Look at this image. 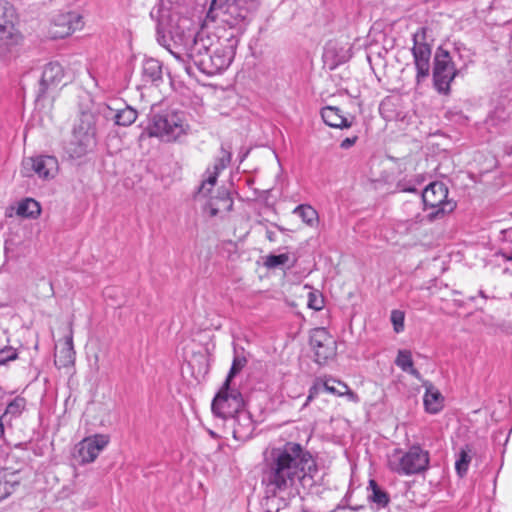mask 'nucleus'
Returning a JSON list of instances; mask_svg holds the SVG:
<instances>
[{
    "instance_id": "obj_1",
    "label": "nucleus",
    "mask_w": 512,
    "mask_h": 512,
    "mask_svg": "<svg viewBox=\"0 0 512 512\" xmlns=\"http://www.w3.org/2000/svg\"><path fill=\"white\" fill-rule=\"evenodd\" d=\"M319 472L315 455L301 443L288 441L272 448L265 459L262 484L267 495H294L312 487Z\"/></svg>"
},
{
    "instance_id": "obj_2",
    "label": "nucleus",
    "mask_w": 512,
    "mask_h": 512,
    "mask_svg": "<svg viewBox=\"0 0 512 512\" xmlns=\"http://www.w3.org/2000/svg\"><path fill=\"white\" fill-rule=\"evenodd\" d=\"M239 38L231 34L226 38L199 32L187 48L186 56L200 72L215 75L227 69L234 59Z\"/></svg>"
},
{
    "instance_id": "obj_3",
    "label": "nucleus",
    "mask_w": 512,
    "mask_h": 512,
    "mask_svg": "<svg viewBox=\"0 0 512 512\" xmlns=\"http://www.w3.org/2000/svg\"><path fill=\"white\" fill-rule=\"evenodd\" d=\"M259 5L260 0H212L205 22L220 21L242 33Z\"/></svg>"
},
{
    "instance_id": "obj_4",
    "label": "nucleus",
    "mask_w": 512,
    "mask_h": 512,
    "mask_svg": "<svg viewBox=\"0 0 512 512\" xmlns=\"http://www.w3.org/2000/svg\"><path fill=\"white\" fill-rule=\"evenodd\" d=\"M148 135L165 142H176L190 133L186 114L178 110L152 113L147 126Z\"/></svg>"
},
{
    "instance_id": "obj_5",
    "label": "nucleus",
    "mask_w": 512,
    "mask_h": 512,
    "mask_svg": "<svg viewBox=\"0 0 512 512\" xmlns=\"http://www.w3.org/2000/svg\"><path fill=\"white\" fill-rule=\"evenodd\" d=\"M243 404L242 394L237 389L231 388L230 384L226 386L224 382L211 405L212 411L216 416L223 419L231 418L238 423V427H234L233 430L235 438L242 437L241 420L246 422L249 431H251L252 427L250 417L243 411Z\"/></svg>"
},
{
    "instance_id": "obj_6",
    "label": "nucleus",
    "mask_w": 512,
    "mask_h": 512,
    "mask_svg": "<svg viewBox=\"0 0 512 512\" xmlns=\"http://www.w3.org/2000/svg\"><path fill=\"white\" fill-rule=\"evenodd\" d=\"M96 144V118L91 112H82L76 121L66 152L73 159L86 155Z\"/></svg>"
},
{
    "instance_id": "obj_7",
    "label": "nucleus",
    "mask_w": 512,
    "mask_h": 512,
    "mask_svg": "<svg viewBox=\"0 0 512 512\" xmlns=\"http://www.w3.org/2000/svg\"><path fill=\"white\" fill-rule=\"evenodd\" d=\"M429 452L419 445H413L407 452L395 449L389 456L388 466L399 475H413L426 471L429 467Z\"/></svg>"
},
{
    "instance_id": "obj_8",
    "label": "nucleus",
    "mask_w": 512,
    "mask_h": 512,
    "mask_svg": "<svg viewBox=\"0 0 512 512\" xmlns=\"http://www.w3.org/2000/svg\"><path fill=\"white\" fill-rule=\"evenodd\" d=\"M448 187L439 181L430 183L421 193L422 202L425 210H431L427 214L429 221L443 217L451 213L456 203L448 199Z\"/></svg>"
},
{
    "instance_id": "obj_9",
    "label": "nucleus",
    "mask_w": 512,
    "mask_h": 512,
    "mask_svg": "<svg viewBox=\"0 0 512 512\" xmlns=\"http://www.w3.org/2000/svg\"><path fill=\"white\" fill-rule=\"evenodd\" d=\"M458 70L455 68L450 53L438 47L434 55L433 66V84L440 93L447 95L450 93V84L457 76Z\"/></svg>"
},
{
    "instance_id": "obj_10",
    "label": "nucleus",
    "mask_w": 512,
    "mask_h": 512,
    "mask_svg": "<svg viewBox=\"0 0 512 512\" xmlns=\"http://www.w3.org/2000/svg\"><path fill=\"white\" fill-rule=\"evenodd\" d=\"M427 31L426 27H420L412 35L413 47L411 48V53L416 68L417 84L424 81L430 74L432 47L427 42Z\"/></svg>"
},
{
    "instance_id": "obj_11",
    "label": "nucleus",
    "mask_w": 512,
    "mask_h": 512,
    "mask_svg": "<svg viewBox=\"0 0 512 512\" xmlns=\"http://www.w3.org/2000/svg\"><path fill=\"white\" fill-rule=\"evenodd\" d=\"M17 15L14 7L0 0V53L8 52L20 41L21 35L15 28Z\"/></svg>"
},
{
    "instance_id": "obj_12",
    "label": "nucleus",
    "mask_w": 512,
    "mask_h": 512,
    "mask_svg": "<svg viewBox=\"0 0 512 512\" xmlns=\"http://www.w3.org/2000/svg\"><path fill=\"white\" fill-rule=\"evenodd\" d=\"M58 172V160L54 156L39 155L23 159L20 173L23 177L36 175L42 180L53 179Z\"/></svg>"
},
{
    "instance_id": "obj_13",
    "label": "nucleus",
    "mask_w": 512,
    "mask_h": 512,
    "mask_svg": "<svg viewBox=\"0 0 512 512\" xmlns=\"http://www.w3.org/2000/svg\"><path fill=\"white\" fill-rule=\"evenodd\" d=\"M310 346L314 352V360L319 365L326 364L336 355V341L325 328L321 327L312 330Z\"/></svg>"
},
{
    "instance_id": "obj_14",
    "label": "nucleus",
    "mask_w": 512,
    "mask_h": 512,
    "mask_svg": "<svg viewBox=\"0 0 512 512\" xmlns=\"http://www.w3.org/2000/svg\"><path fill=\"white\" fill-rule=\"evenodd\" d=\"M83 27L82 16L73 11L59 13L53 19L52 35L54 38H65Z\"/></svg>"
},
{
    "instance_id": "obj_15",
    "label": "nucleus",
    "mask_w": 512,
    "mask_h": 512,
    "mask_svg": "<svg viewBox=\"0 0 512 512\" xmlns=\"http://www.w3.org/2000/svg\"><path fill=\"white\" fill-rule=\"evenodd\" d=\"M109 436L104 434H96L87 437L79 443L78 454L83 463L93 462L100 452L108 445Z\"/></svg>"
},
{
    "instance_id": "obj_16",
    "label": "nucleus",
    "mask_w": 512,
    "mask_h": 512,
    "mask_svg": "<svg viewBox=\"0 0 512 512\" xmlns=\"http://www.w3.org/2000/svg\"><path fill=\"white\" fill-rule=\"evenodd\" d=\"M64 71L58 62H50L45 65L39 82L36 99L43 98L49 89L56 87L63 79Z\"/></svg>"
},
{
    "instance_id": "obj_17",
    "label": "nucleus",
    "mask_w": 512,
    "mask_h": 512,
    "mask_svg": "<svg viewBox=\"0 0 512 512\" xmlns=\"http://www.w3.org/2000/svg\"><path fill=\"white\" fill-rule=\"evenodd\" d=\"M423 386L425 387L423 397L425 411L430 414L439 413L444 406V397L431 382L425 381Z\"/></svg>"
},
{
    "instance_id": "obj_18",
    "label": "nucleus",
    "mask_w": 512,
    "mask_h": 512,
    "mask_svg": "<svg viewBox=\"0 0 512 512\" xmlns=\"http://www.w3.org/2000/svg\"><path fill=\"white\" fill-rule=\"evenodd\" d=\"M141 75L144 84L158 85L163 78L162 63L154 58L145 59L142 63Z\"/></svg>"
},
{
    "instance_id": "obj_19",
    "label": "nucleus",
    "mask_w": 512,
    "mask_h": 512,
    "mask_svg": "<svg viewBox=\"0 0 512 512\" xmlns=\"http://www.w3.org/2000/svg\"><path fill=\"white\" fill-rule=\"evenodd\" d=\"M321 117L324 123L332 128H350L352 120L345 117L340 109L335 106H326L321 109Z\"/></svg>"
},
{
    "instance_id": "obj_20",
    "label": "nucleus",
    "mask_w": 512,
    "mask_h": 512,
    "mask_svg": "<svg viewBox=\"0 0 512 512\" xmlns=\"http://www.w3.org/2000/svg\"><path fill=\"white\" fill-rule=\"evenodd\" d=\"M19 471L9 468L0 469V501L11 495L16 486L20 484Z\"/></svg>"
},
{
    "instance_id": "obj_21",
    "label": "nucleus",
    "mask_w": 512,
    "mask_h": 512,
    "mask_svg": "<svg viewBox=\"0 0 512 512\" xmlns=\"http://www.w3.org/2000/svg\"><path fill=\"white\" fill-rule=\"evenodd\" d=\"M210 216L214 217L221 212H230L233 207V199L230 193L223 189L218 192L215 198H212L208 204Z\"/></svg>"
},
{
    "instance_id": "obj_22",
    "label": "nucleus",
    "mask_w": 512,
    "mask_h": 512,
    "mask_svg": "<svg viewBox=\"0 0 512 512\" xmlns=\"http://www.w3.org/2000/svg\"><path fill=\"white\" fill-rule=\"evenodd\" d=\"M323 58L326 63L330 64V68L334 69L338 65L346 62L348 56L343 48H339L336 43H328L324 49Z\"/></svg>"
},
{
    "instance_id": "obj_23",
    "label": "nucleus",
    "mask_w": 512,
    "mask_h": 512,
    "mask_svg": "<svg viewBox=\"0 0 512 512\" xmlns=\"http://www.w3.org/2000/svg\"><path fill=\"white\" fill-rule=\"evenodd\" d=\"M367 490L368 500L378 506V508H385L390 503L389 494L383 490L374 479H370Z\"/></svg>"
},
{
    "instance_id": "obj_24",
    "label": "nucleus",
    "mask_w": 512,
    "mask_h": 512,
    "mask_svg": "<svg viewBox=\"0 0 512 512\" xmlns=\"http://www.w3.org/2000/svg\"><path fill=\"white\" fill-rule=\"evenodd\" d=\"M75 360V351L73 349V339L72 335L68 336L64 347L55 354V365L59 368H65L74 363Z\"/></svg>"
},
{
    "instance_id": "obj_25",
    "label": "nucleus",
    "mask_w": 512,
    "mask_h": 512,
    "mask_svg": "<svg viewBox=\"0 0 512 512\" xmlns=\"http://www.w3.org/2000/svg\"><path fill=\"white\" fill-rule=\"evenodd\" d=\"M41 213V206L33 198H25L18 203L16 214L23 218L36 219Z\"/></svg>"
},
{
    "instance_id": "obj_26",
    "label": "nucleus",
    "mask_w": 512,
    "mask_h": 512,
    "mask_svg": "<svg viewBox=\"0 0 512 512\" xmlns=\"http://www.w3.org/2000/svg\"><path fill=\"white\" fill-rule=\"evenodd\" d=\"M472 456V449L468 444L462 447L456 454L455 470L458 476L464 477L467 474Z\"/></svg>"
},
{
    "instance_id": "obj_27",
    "label": "nucleus",
    "mask_w": 512,
    "mask_h": 512,
    "mask_svg": "<svg viewBox=\"0 0 512 512\" xmlns=\"http://www.w3.org/2000/svg\"><path fill=\"white\" fill-rule=\"evenodd\" d=\"M395 364L401 368L404 372L409 373L416 379H421L420 372L413 367V360L411 352L408 350H399L397 354V358L395 360Z\"/></svg>"
},
{
    "instance_id": "obj_28",
    "label": "nucleus",
    "mask_w": 512,
    "mask_h": 512,
    "mask_svg": "<svg viewBox=\"0 0 512 512\" xmlns=\"http://www.w3.org/2000/svg\"><path fill=\"white\" fill-rule=\"evenodd\" d=\"M138 117V112L131 106L117 109L113 119L118 126L128 127L132 125Z\"/></svg>"
},
{
    "instance_id": "obj_29",
    "label": "nucleus",
    "mask_w": 512,
    "mask_h": 512,
    "mask_svg": "<svg viewBox=\"0 0 512 512\" xmlns=\"http://www.w3.org/2000/svg\"><path fill=\"white\" fill-rule=\"evenodd\" d=\"M322 387H324V392L337 396H343L344 394H347L350 397H354L355 395L345 383L332 377L323 379Z\"/></svg>"
},
{
    "instance_id": "obj_30",
    "label": "nucleus",
    "mask_w": 512,
    "mask_h": 512,
    "mask_svg": "<svg viewBox=\"0 0 512 512\" xmlns=\"http://www.w3.org/2000/svg\"><path fill=\"white\" fill-rule=\"evenodd\" d=\"M219 173L220 172L215 169L211 170L210 167L207 168L205 172L206 177L203 179L201 186L198 189V194L204 197L208 196L217 182Z\"/></svg>"
},
{
    "instance_id": "obj_31",
    "label": "nucleus",
    "mask_w": 512,
    "mask_h": 512,
    "mask_svg": "<svg viewBox=\"0 0 512 512\" xmlns=\"http://www.w3.org/2000/svg\"><path fill=\"white\" fill-rule=\"evenodd\" d=\"M26 407V399L22 396H16L11 400L5 409L2 417L10 416V418L19 417Z\"/></svg>"
},
{
    "instance_id": "obj_32",
    "label": "nucleus",
    "mask_w": 512,
    "mask_h": 512,
    "mask_svg": "<svg viewBox=\"0 0 512 512\" xmlns=\"http://www.w3.org/2000/svg\"><path fill=\"white\" fill-rule=\"evenodd\" d=\"M294 213L301 217L303 222L309 225H312V223L314 222V220L317 219L318 216L316 210L313 207H311L310 205L303 204L297 206L294 210Z\"/></svg>"
},
{
    "instance_id": "obj_33",
    "label": "nucleus",
    "mask_w": 512,
    "mask_h": 512,
    "mask_svg": "<svg viewBox=\"0 0 512 512\" xmlns=\"http://www.w3.org/2000/svg\"><path fill=\"white\" fill-rule=\"evenodd\" d=\"M246 364V357L239 355L234 356L231 368L225 380L226 386L230 384L231 380L236 376L237 373H239L242 370V368L245 367Z\"/></svg>"
},
{
    "instance_id": "obj_34",
    "label": "nucleus",
    "mask_w": 512,
    "mask_h": 512,
    "mask_svg": "<svg viewBox=\"0 0 512 512\" xmlns=\"http://www.w3.org/2000/svg\"><path fill=\"white\" fill-rule=\"evenodd\" d=\"M289 261V255L287 253L274 255L270 254L266 257L264 265L267 268L274 269L279 266L285 265Z\"/></svg>"
},
{
    "instance_id": "obj_35",
    "label": "nucleus",
    "mask_w": 512,
    "mask_h": 512,
    "mask_svg": "<svg viewBox=\"0 0 512 512\" xmlns=\"http://www.w3.org/2000/svg\"><path fill=\"white\" fill-rule=\"evenodd\" d=\"M221 156L216 159L213 169L217 170L218 172L224 170L231 161V151L230 149H227L224 147V145L221 146Z\"/></svg>"
},
{
    "instance_id": "obj_36",
    "label": "nucleus",
    "mask_w": 512,
    "mask_h": 512,
    "mask_svg": "<svg viewBox=\"0 0 512 512\" xmlns=\"http://www.w3.org/2000/svg\"><path fill=\"white\" fill-rule=\"evenodd\" d=\"M18 358V352L12 346H5L0 349V366L6 365L10 361H14Z\"/></svg>"
},
{
    "instance_id": "obj_37",
    "label": "nucleus",
    "mask_w": 512,
    "mask_h": 512,
    "mask_svg": "<svg viewBox=\"0 0 512 512\" xmlns=\"http://www.w3.org/2000/svg\"><path fill=\"white\" fill-rule=\"evenodd\" d=\"M307 305L315 311L321 310L324 306V298L322 294L315 291L309 292Z\"/></svg>"
},
{
    "instance_id": "obj_38",
    "label": "nucleus",
    "mask_w": 512,
    "mask_h": 512,
    "mask_svg": "<svg viewBox=\"0 0 512 512\" xmlns=\"http://www.w3.org/2000/svg\"><path fill=\"white\" fill-rule=\"evenodd\" d=\"M404 312L400 310H392L391 312V322L393 324L394 331L396 333H400L404 330Z\"/></svg>"
},
{
    "instance_id": "obj_39",
    "label": "nucleus",
    "mask_w": 512,
    "mask_h": 512,
    "mask_svg": "<svg viewBox=\"0 0 512 512\" xmlns=\"http://www.w3.org/2000/svg\"><path fill=\"white\" fill-rule=\"evenodd\" d=\"M322 385L323 379L317 378L309 389V394L303 407H306L314 398H316L320 393L324 392V387H322Z\"/></svg>"
},
{
    "instance_id": "obj_40",
    "label": "nucleus",
    "mask_w": 512,
    "mask_h": 512,
    "mask_svg": "<svg viewBox=\"0 0 512 512\" xmlns=\"http://www.w3.org/2000/svg\"><path fill=\"white\" fill-rule=\"evenodd\" d=\"M357 140H358L357 136L347 137L341 141L340 147L342 149H349L356 143Z\"/></svg>"
},
{
    "instance_id": "obj_41",
    "label": "nucleus",
    "mask_w": 512,
    "mask_h": 512,
    "mask_svg": "<svg viewBox=\"0 0 512 512\" xmlns=\"http://www.w3.org/2000/svg\"><path fill=\"white\" fill-rule=\"evenodd\" d=\"M496 257H501L504 261L512 262V250L500 249L495 254Z\"/></svg>"
},
{
    "instance_id": "obj_42",
    "label": "nucleus",
    "mask_w": 512,
    "mask_h": 512,
    "mask_svg": "<svg viewBox=\"0 0 512 512\" xmlns=\"http://www.w3.org/2000/svg\"><path fill=\"white\" fill-rule=\"evenodd\" d=\"M266 238L270 241V242H275L276 241V233L271 231V230H267L266 231Z\"/></svg>"
},
{
    "instance_id": "obj_43",
    "label": "nucleus",
    "mask_w": 512,
    "mask_h": 512,
    "mask_svg": "<svg viewBox=\"0 0 512 512\" xmlns=\"http://www.w3.org/2000/svg\"><path fill=\"white\" fill-rule=\"evenodd\" d=\"M503 235L506 240L512 241V228L503 230Z\"/></svg>"
},
{
    "instance_id": "obj_44",
    "label": "nucleus",
    "mask_w": 512,
    "mask_h": 512,
    "mask_svg": "<svg viewBox=\"0 0 512 512\" xmlns=\"http://www.w3.org/2000/svg\"><path fill=\"white\" fill-rule=\"evenodd\" d=\"M4 435V424L2 421V417H0V438Z\"/></svg>"
},
{
    "instance_id": "obj_45",
    "label": "nucleus",
    "mask_w": 512,
    "mask_h": 512,
    "mask_svg": "<svg viewBox=\"0 0 512 512\" xmlns=\"http://www.w3.org/2000/svg\"><path fill=\"white\" fill-rule=\"evenodd\" d=\"M404 191H408V192H416V188L414 187H409V188H405Z\"/></svg>"
},
{
    "instance_id": "obj_46",
    "label": "nucleus",
    "mask_w": 512,
    "mask_h": 512,
    "mask_svg": "<svg viewBox=\"0 0 512 512\" xmlns=\"http://www.w3.org/2000/svg\"><path fill=\"white\" fill-rule=\"evenodd\" d=\"M172 54L174 55V57H175L176 59H178V60H182V57H181V55H180V54H177V53H174V52H172Z\"/></svg>"
},
{
    "instance_id": "obj_47",
    "label": "nucleus",
    "mask_w": 512,
    "mask_h": 512,
    "mask_svg": "<svg viewBox=\"0 0 512 512\" xmlns=\"http://www.w3.org/2000/svg\"><path fill=\"white\" fill-rule=\"evenodd\" d=\"M158 35H160V31L159 30H158ZM164 38H165L164 36H159L158 37V42L162 43V40H164Z\"/></svg>"
},
{
    "instance_id": "obj_48",
    "label": "nucleus",
    "mask_w": 512,
    "mask_h": 512,
    "mask_svg": "<svg viewBox=\"0 0 512 512\" xmlns=\"http://www.w3.org/2000/svg\"><path fill=\"white\" fill-rule=\"evenodd\" d=\"M247 154H248V151H246V152H245V153L240 157V161H241V162L246 158Z\"/></svg>"
},
{
    "instance_id": "obj_49",
    "label": "nucleus",
    "mask_w": 512,
    "mask_h": 512,
    "mask_svg": "<svg viewBox=\"0 0 512 512\" xmlns=\"http://www.w3.org/2000/svg\"><path fill=\"white\" fill-rule=\"evenodd\" d=\"M479 294L482 296V297H486L483 293V291H480Z\"/></svg>"
},
{
    "instance_id": "obj_50",
    "label": "nucleus",
    "mask_w": 512,
    "mask_h": 512,
    "mask_svg": "<svg viewBox=\"0 0 512 512\" xmlns=\"http://www.w3.org/2000/svg\"><path fill=\"white\" fill-rule=\"evenodd\" d=\"M267 512H270V511H267Z\"/></svg>"
}]
</instances>
